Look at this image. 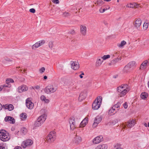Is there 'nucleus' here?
Returning a JSON list of instances; mask_svg holds the SVG:
<instances>
[{"label": "nucleus", "mask_w": 149, "mask_h": 149, "mask_svg": "<svg viewBox=\"0 0 149 149\" xmlns=\"http://www.w3.org/2000/svg\"><path fill=\"white\" fill-rule=\"evenodd\" d=\"M115 111V109L114 108V107H111L108 111V114L110 115H114L115 113H114L113 114H112V113L114 112Z\"/></svg>", "instance_id": "nucleus-26"}, {"label": "nucleus", "mask_w": 149, "mask_h": 149, "mask_svg": "<svg viewBox=\"0 0 149 149\" xmlns=\"http://www.w3.org/2000/svg\"><path fill=\"white\" fill-rule=\"evenodd\" d=\"M103 62V61L102 59L98 58L97 60L95 63L96 66L97 67L100 66L101 65Z\"/></svg>", "instance_id": "nucleus-21"}, {"label": "nucleus", "mask_w": 149, "mask_h": 149, "mask_svg": "<svg viewBox=\"0 0 149 149\" xmlns=\"http://www.w3.org/2000/svg\"><path fill=\"white\" fill-rule=\"evenodd\" d=\"M97 146L99 149H107L108 148L107 146L105 144L99 145Z\"/></svg>", "instance_id": "nucleus-29"}, {"label": "nucleus", "mask_w": 149, "mask_h": 149, "mask_svg": "<svg viewBox=\"0 0 149 149\" xmlns=\"http://www.w3.org/2000/svg\"><path fill=\"white\" fill-rule=\"evenodd\" d=\"M38 42L40 45V46L43 45L45 43V41L44 40H41Z\"/></svg>", "instance_id": "nucleus-42"}, {"label": "nucleus", "mask_w": 149, "mask_h": 149, "mask_svg": "<svg viewBox=\"0 0 149 149\" xmlns=\"http://www.w3.org/2000/svg\"><path fill=\"white\" fill-rule=\"evenodd\" d=\"M148 126L149 127V122L148 123Z\"/></svg>", "instance_id": "nucleus-64"}, {"label": "nucleus", "mask_w": 149, "mask_h": 149, "mask_svg": "<svg viewBox=\"0 0 149 149\" xmlns=\"http://www.w3.org/2000/svg\"><path fill=\"white\" fill-rule=\"evenodd\" d=\"M102 98L101 96L97 97L92 104V108L94 110L98 109L100 107Z\"/></svg>", "instance_id": "nucleus-3"}, {"label": "nucleus", "mask_w": 149, "mask_h": 149, "mask_svg": "<svg viewBox=\"0 0 149 149\" xmlns=\"http://www.w3.org/2000/svg\"><path fill=\"white\" fill-rule=\"evenodd\" d=\"M21 118L22 120H25L27 118V116L26 113H22L20 115Z\"/></svg>", "instance_id": "nucleus-34"}, {"label": "nucleus", "mask_w": 149, "mask_h": 149, "mask_svg": "<svg viewBox=\"0 0 149 149\" xmlns=\"http://www.w3.org/2000/svg\"><path fill=\"white\" fill-rule=\"evenodd\" d=\"M105 8L104 9H102V8H101L99 10V12H100V13H104V12H105Z\"/></svg>", "instance_id": "nucleus-48"}, {"label": "nucleus", "mask_w": 149, "mask_h": 149, "mask_svg": "<svg viewBox=\"0 0 149 149\" xmlns=\"http://www.w3.org/2000/svg\"><path fill=\"white\" fill-rule=\"evenodd\" d=\"M42 124L38 119L36 121L34 124V127H38L40 126Z\"/></svg>", "instance_id": "nucleus-27"}, {"label": "nucleus", "mask_w": 149, "mask_h": 149, "mask_svg": "<svg viewBox=\"0 0 149 149\" xmlns=\"http://www.w3.org/2000/svg\"><path fill=\"white\" fill-rule=\"evenodd\" d=\"M3 106L6 109H8L10 111H12L14 109V106L12 104H6Z\"/></svg>", "instance_id": "nucleus-19"}, {"label": "nucleus", "mask_w": 149, "mask_h": 149, "mask_svg": "<svg viewBox=\"0 0 149 149\" xmlns=\"http://www.w3.org/2000/svg\"><path fill=\"white\" fill-rule=\"evenodd\" d=\"M46 118V116L45 115H43L40 116L37 119L43 124L45 121Z\"/></svg>", "instance_id": "nucleus-17"}, {"label": "nucleus", "mask_w": 149, "mask_h": 149, "mask_svg": "<svg viewBox=\"0 0 149 149\" xmlns=\"http://www.w3.org/2000/svg\"><path fill=\"white\" fill-rule=\"evenodd\" d=\"M32 89H36L37 90H39L40 88V86L38 85H37L35 86L34 87H32Z\"/></svg>", "instance_id": "nucleus-46"}, {"label": "nucleus", "mask_w": 149, "mask_h": 149, "mask_svg": "<svg viewBox=\"0 0 149 149\" xmlns=\"http://www.w3.org/2000/svg\"><path fill=\"white\" fill-rule=\"evenodd\" d=\"M148 96L147 93H142L141 95V97L142 99H144Z\"/></svg>", "instance_id": "nucleus-36"}, {"label": "nucleus", "mask_w": 149, "mask_h": 149, "mask_svg": "<svg viewBox=\"0 0 149 149\" xmlns=\"http://www.w3.org/2000/svg\"><path fill=\"white\" fill-rule=\"evenodd\" d=\"M29 11L31 13H34L35 12L36 10L32 8L29 10Z\"/></svg>", "instance_id": "nucleus-50"}, {"label": "nucleus", "mask_w": 149, "mask_h": 149, "mask_svg": "<svg viewBox=\"0 0 149 149\" xmlns=\"http://www.w3.org/2000/svg\"><path fill=\"white\" fill-rule=\"evenodd\" d=\"M62 15L65 17H68L70 16V14L68 12H65L63 13Z\"/></svg>", "instance_id": "nucleus-41"}, {"label": "nucleus", "mask_w": 149, "mask_h": 149, "mask_svg": "<svg viewBox=\"0 0 149 149\" xmlns=\"http://www.w3.org/2000/svg\"><path fill=\"white\" fill-rule=\"evenodd\" d=\"M87 28L84 25H81L80 26V31L81 35L83 36L86 35L87 32Z\"/></svg>", "instance_id": "nucleus-10"}, {"label": "nucleus", "mask_w": 149, "mask_h": 149, "mask_svg": "<svg viewBox=\"0 0 149 149\" xmlns=\"http://www.w3.org/2000/svg\"><path fill=\"white\" fill-rule=\"evenodd\" d=\"M17 89L18 92L21 93L23 91H27L28 89V87L25 85H23L19 86Z\"/></svg>", "instance_id": "nucleus-8"}, {"label": "nucleus", "mask_w": 149, "mask_h": 149, "mask_svg": "<svg viewBox=\"0 0 149 149\" xmlns=\"http://www.w3.org/2000/svg\"><path fill=\"white\" fill-rule=\"evenodd\" d=\"M52 2L55 4H58L59 3L58 0H52Z\"/></svg>", "instance_id": "nucleus-51"}, {"label": "nucleus", "mask_w": 149, "mask_h": 149, "mask_svg": "<svg viewBox=\"0 0 149 149\" xmlns=\"http://www.w3.org/2000/svg\"><path fill=\"white\" fill-rule=\"evenodd\" d=\"M103 140V137L102 136H97L94 138L93 142L94 144H96L98 143Z\"/></svg>", "instance_id": "nucleus-9"}, {"label": "nucleus", "mask_w": 149, "mask_h": 149, "mask_svg": "<svg viewBox=\"0 0 149 149\" xmlns=\"http://www.w3.org/2000/svg\"><path fill=\"white\" fill-rule=\"evenodd\" d=\"M81 72V74H80L79 75V77L81 78L82 79L83 77V75H84V73L82 72Z\"/></svg>", "instance_id": "nucleus-54"}, {"label": "nucleus", "mask_w": 149, "mask_h": 149, "mask_svg": "<svg viewBox=\"0 0 149 149\" xmlns=\"http://www.w3.org/2000/svg\"><path fill=\"white\" fill-rule=\"evenodd\" d=\"M123 106L125 109H127L128 107L127 103L126 102H125L123 104Z\"/></svg>", "instance_id": "nucleus-52"}, {"label": "nucleus", "mask_w": 149, "mask_h": 149, "mask_svg": "<svg viewBox=\"0 0 149 149\" xmlns=\"http://www.w3.org/2000/svg\"><path fill=\"white\" fill-rule=\"evenodd\" d=\"M69 122L71 130H74L77 126L75 123L74 118L72 117L70 118L69 119Z\"/></svg>", "instance_id": "nucleus-6"}, {"label": "nucleus", "mask_w": 149, "mask_h": 149, "mask_svg": "<svg viewBox=\"0 0 149 149\" xmlns=\"http://www.w3.org/2000/svg\"><path fill=\"white\" fill-rule=\"evenodd\" d=\"M127 125L129 128L132 127L134 126L135 123L134 120H129L127 123Z\"/></svg>", "instance_id": "nucleus-15"}, {"label": "nucleus", "mask_w": 149, "mask_h": 149, "mask_svg": "<svg viewBox=\"0 0 149 149\" xmlns=\"http://www.w3.org/2000/svg\"><path fill=\"white\" fill-rule=\"evenodd\" d=\"M141 20L140 19H136L135 22L134 26L137 28L141 26Z\"/></svg>", "instance_id": "nucleus-16"}, {"label": "nucleus", "mask_w": 149, "mask_h": 149, "mask_svg": "<svg viewBox=\"0 0 149 149\" xmlns=\"http://www.w3.org/2000/svg\"><path fill=\"white\" fill-rule=\"evenodd\" d=\"M145 126L146 127H147V124H146V123H145Z\"/></svg>", "instance_id": "nucleus-63"}, {"label": "nucleus", "mask_w": 149, "mask_h": 149, "mask_svg": "<svg viewBox=\"0 0 149 149\" xmlns=\"http://www.w3.org/2000/svg\"><path fill=\"white\" fill-rule=\"evenodd\" d=\"M116 149H123V148H117Z\"/></svg>", "instance_id": "nucleus-61"}, {"label": "nucleus", "mask_w": 149, "mask_h": 149, "mask_svg": "<svg viewBox=\"0 0 149 149\" xmlns=\"http://www.w3.org/2000/svg\"><path fill=\"white\" fill-rule=\"evenodd\" d=\"M134 8H138L139 7V5L136 3H134Z\"/></svg>", "instance_id": "nucleus-53"}, {"label": "nucleus", "mask_w": 149, "mask_h": 149, "mask_svg": "<svg viewBox=\"0 0 149 149\" xmlns=\"http://www.w3.org/2000/svg\"><path fill=\"white\" fill-rule=\"evenodd\" d=\"M121 59V58H117L114 59L113 60H112L111 62V64H114L116 63V62L118 61Z\"/></svg>", "instance_id": "nucleus-32"}, {"label": "nucleus", "mask_w": 149, "mask_h": 149, "mask_svg": "<svg viewBox=\"0 0 149 149\" xmlns=\"http://www.w3.org/2000/svg\"><path fill=\"white\" fill-rule=\"evenodd\" d=\"M0 149H7L6 147V145L3 143L0 144Z\"/></svg>", "instance_id": "nucleus-40"}, {"label": "nucleus", "mask_w": 149, "mask_h": 149, "mask_svg": "<svg viewBox=\"0 0 149 149\" xmlns=\"http://www.w3.org/2000/svg\"><path fill=\"white\" fill-rule=\"evenodd\" d=\"M132 70L130 67H129L127 65H126L124 68L123 69V71L125 72H129Z\"/></svg>", "instance_id": "nucleus-25"}, {"label": "nucleus", "mask_w": 149, "mask_h": 149, "mask_svg": "<svg viewBox=\"0 0 149 149\" xmlns=\"http://www.w3.org/2000/svg\"><path fill=\"white\" fill-rule=\"evenodd\" d=\"M148 24L147 23H144L143 24V28L144 30H146L148 28Z\"/></svg>", "instance_id": "nucleus-39"}, {"label": "nucleus", "mask_w": 149, "mask_h": 149, "mask_svg": "<svg viewBox=\"0 0 149 149\" xmlns=\"http://www.w3.org/2000/svg\"><path fill=\"white\" fill-rule=\"evenodd\" d=\"M71 64L72 68L74 70H77L79 68V64L77 62L71 61Z\"/></svg>", "instance_id": "nucleus-11"}, {"label": "nucleus", "mask_w": 149, "mask_h": 149, "mask_svg": "<svg viewBox=\"0 0 149 149\" xmlns=\"http://www.w3.org/2000/svg\"><path fill=\"white\" fill-rule=\"evenodd\" d=\"M127 65L132 70L136 67V64L135 61H132L129 62Z\"/></svg>", "instance_id": "nucleus-14"}, {"label": "nucleus", "mask_w": 149, "mask_h": 149, "mask_svg": "<svg viewBox=\"0 0 149 149\" xmlns=\"http://www.w3.org/2000/svg\"><path fill=\"white\" fill-rule=\"evenodd\" d=\"M40 99L42 101H44L45 103H48L49 102V100L48 99H46L45 96L44 95L41 96Z\"/></svg>", "instance_id": "nucleus-23"}, {"label": "nucleus", "mask_w": 149, "mask_h": 149, "mask_svg": "<svg viewBox=\"0 0 149 149\" xmlns=\"http://www.w3.org/2000/svg\"><path fill=\"white\" fill-rule=\"evenodd\" d=\"M55 139L54 138H53L52 137L49 135V134L46 138V141L47 142H51L54 141L55 140Z\"/></svg>", "instance_id": "nucleus-24"}, {"label": "nucleus", "mask_w": 149, "mask_h": 149, "mask_svg": "<svg viewBox=\"0 0 149 149\" xmlns=\"http://www.w3.org/2000/svg\"><path fill=\"white\" fill-rule=\"evenodd\" d=\"M39 47H40V45L38 42H37L32 45V48L33 49H35Z\"/></svg>", "instance_id": "nucleus-35"}, {"label": "nucleus", "mask_w": 149, "mask_h": 149, "mask_svg": "<svg viewBox=\"0 0 149 149\" xmlns=\"http://www.w3.org/2000/svg\"><path fill=\"white\" fill-rule=\"evenodd\" d=\"M117 91L119 93L118 95L120 97H123L130 90V88L126 84L121 85L117 88Z\"/></svg>", "instance_id": "nucleus-1"}, {"label": "nucleus", "mask_w": 149, "mask_h": 149, "mask_svg": "<svg viewBox=\"0 0 149 149\" xmlns=\"http://www.w3.org/2000/svg\"><path fill=\"white\" fill-rule=\"evenodd\" d=\"M57 89V86L55 84L47 86L45 89L44 91L47 94H51L55 92Z\"/></svg>", "instance_id": "nucleus-2"}, {"label": "nucleus", "mask_w": 149, "mask_h": 149, "mask_svg": "<svg viewBox=\"0 0 149 149\" xmlns=\"http://www.w3.org/2000/svg\"><path fill=\"white\" fill-rule=\"evenodd\" d=\"M81 138L79 136H76L74 138V141L76 143H79L81 141Z\"/></svg>", "instance_id": "nucleus-20"}, {"label": "nucleus", "mask_w": 149, "mask_h": 149, "mask_svg": "<svg viewBox=\"0 0 149 149\" xmlns=\"http://www.w3.org/2000/svg\"><path fill=\"white\" fill-rule=\"evenodd\" d=\"M126 7L130 8H134V3H130L129 4H127L126 5Z\"/></svg>", "instance_id": "nucleus-38"}, {"label": "nucleus", "mask_w": 149, "mask_h": 149, "mask_svg": "<svg viewBox=\"0 0 149 149\" xmlns=\"http://www.w3.org/2000/svg\"><path fill=\"white\" fill-rule=\"evenodd\" d=\"M6 81H7V83H10V82L13 83L14 82V81L12 79H8L6 80Z\"/></svg>", "instance_id": "nucleus-49"}, {"label": "nucleus", "mask_w": 149, "mask_h": 149, "mask_svg": "<svg viewBox=\"0 0 149 149\" xmlns=\"http://www.w3.org/2000/svg\"><path fill=\"white\" fill-rule=\"evenodd\" d=\"M88 121V118H85L81 122L79 125V127H84L87 123Z\"/></svg>", "instance_id": "nucleus-18"}, {"label": "nucleus", "mask_w": 149, "mask_h": 149, "mask_svg": "<svg viewBox=\"0 0 149 149\" xmlns=\"http://www.w3.org/2000/svg\"><path fill=\"white\" fill-rule=\"evenodd\" d=\"M27 131V129L26 128H23L21 129V132L22 133H23L24 134H26V133Z\"/></svg>", "instance_id": "nucleus-43"}, {"label": "nucleus", "mask_w": 149, "mask_h": 149, "mask_svg": "<svg viewBox=\"0 0 149 149\" xmlns=\"http://www.w3.org/2000/svg\"><path fill=\"white\" fill-rule=\"evenodd\" d=\"M5 120L6 122H8L12 124L14 123L15 122L14 118L10 116L6 117L5 118Z\"/></svg>", "instance_id": "nucleus-13"}, {"label": "nucleus", "mask_w": 149, "mask_h": 149, "mask_svg": "<svg viewBox=\"0 0 149 149\" xmlns=\"http://www.w3.org/2000/svg\"><path fill=\"white\" fill-rule=\"evenodd\" d=\"M45 68L44 67H42L40 69L39 71L40 73H42L45 71Z\"/></svg>", "instance_id": "nucleus-45"}, {"label": "nucleus", "mask_w": 149, "mask_h": 149, "mask_svg": "<svg viewBox=\"0 0 149 149\" xmlns=\"http://www.w3.org/2000/svg\"><path fill=\"white\" fill-rule=\"evenodd\" d=\"M44 79H47V77L46 76H45L44 77Z\"/></svg>", "instance_id": "nucleus-59"}, {"label": "nucleus", "mask_w": 149, "mask_h": 149, "mask_svg": "<svg viewBox=\"0 0 149 149\" xmlns=\"http://www.w3.org/2000/svg\"><path fill=\"white\" fill-rule=\"evenodd\" d=\"M49 134L50 135L52 138L55 139L56 137V132L54 131H53L50 132Z\"/></svg>", "instance_id": "nucleus-31"}, {"label": "nucleus", "mask_w": 149, "mask_h": 149, "mask_svg": "<svg viewBox=\"0 0 149 149\" xmlns=\"http://www.w3.org/2000/svg\"><path fill=\"white\" fill-rule=\"evenodd\" d=\"M87 92L86 91H82L80 94L78 98V100L81 102L84 100L87 96Z\"/></svg>", "instance_id": "nucleus-7"}, {"label": "nucleus", "mask_w": 149, "mask_h": 149, "mask_svg": "<svg viewBox=\"0 0 149 149\" xmlns=\"http://www.w3.org/2000/svg\"><path fill=\"white\" fill-rule=\"evenodd\" d=\"M102 118L100 116H97L95 119L94 121L99 123L101 121Z\"/></svg>", "instance_id": "nucleus-28"}, {"label": "nucleus", "mask_w": 149, "mask_h": 149, "mask_svg": "<svg viewBox=\"0 0 149 149\" xmlns=\"http://www.w3.org/2000/svg\"><path fill=\"white\" fill-rule=\"evenodd\" d=\"M26 105L27 108L30 109H32L34 106L33 104L29 99H27L26 100Z\"/></svg>", "instance_id": "nucleus-12"}, {"label": "nucleus", "mask_w": 149, "mask_h": 149, "mask_svg": "<svg viewBox=\"0 0 149 149\" xmlns=\"http://www.w3.org/2000/svg\"><path fill=\"white\" fill-rule=\"evenodd\" d=\"M14 149H22L21 147L17 146Z\"/></svg>", "instance_id": "nucleus-56"}, {"label": "nucleus", "mask_w": 149, "mask_h": 149, "mask_svg": "<svg viewBox=\"0 0 149 149\" xmlns=\"http://www.w3.org/2000/svg\"><path fill=\"white\" fill-rule=\"evenodd\" d=\"M33 143V141L31 139H28L24 141L22 144V146L25 148L27 146H31Z\"/></svg>", "instance_id": "nucleus-5"}, {"label": "nucleus", "mask_w": 149, "mask_h": 149, "mask_svg": "<svg viewBox=\"0 0 149 149\" xmlns=\"http://www.w3.org/2000/svg\"><path fill=\"white\" fill-rule=\"evenodd\" d=\"M148 62V61L147 60H146L143 62L141 64L140 69L142 70L146 68L147 63Z\"/></svg>", "instance_id": "nucleus-22"}, {"label": "nucleus", "mask_w": 149, "mask_h": 149, "mask_svg": "<svg viewBox=\"0 0 149 149\" xmlns=\"http://www.w3.org/2000/svg\"><path fill=\"white\" fill-rule=\"evenodd\" d=\"M121 105L120 103L119 102L117 103L116 104L114 105L113 107H114V108H119Z\"/></svg>", "instance_id": "nucleus-44"}, {"label": "nucleus", "mask_w": 149, "mask_h": 149, "mask_svg": "<svg viewBox=\"0 0 149 149\" xmlns=\"http://www.w3.org/2000/svg\"><path fill=\"white\" fill-rule=\"evenodd\" d=\"M126 44V42L124 40L122 41L120 43H118L117 44V46L119 47H123Z\"/></svg>", "instance_id": "nucleus-30"}, {"label": "nucleus", "mask_w": 149, "mask_h": 149, "mask_svg": "<svg viewBox=\"0 0 149 149\" xmlns=\"http://www.w3.org/2000/svg\"><path fill=\"white\" fill-rule=\"evenodd\" d=\"M95 149H99V148L97 146V147H96L95 148Z\"/></svg>", "instance_id": "nucleus-62"}, {"label": "nucleus", "mask_w": 149, "mask_h": 149, "mask_svg": "<svg viewBox=\"0 0 149 149\" xmlns=\"http://www.w3.org/2000/svg\"><path fill=\"white\" fill-rule=\"evenodd\" d=\"M4 86H5V85H1L0 86V91L2 90V89L4 87Z\"/></svg>", "instance_id": "nucleus-55"}, {"label": "nucleus", "mask_w": 149, "mask_h": 149, "mask_svg": "<svg viewBox=\"0 0 149 149\" xmlns=\"http://www.w3.org/2000/svg\"><path fill=\"white\" fill-rule=\"evenodd\" d=\"M100 2H103V1H97V4H99V3H100Z\"/></svg>", "instance_id": "nucleus-58"}, {"label": "nucleus", "mask_w": 149, "mask_h": 149, "mask_svg": "<svg viewBox=\"0 0 149 149\" xmlns=\"http://www.w3.org/2000/svg\"><path fill=\"white\" fill-rule=\"evenodd\" d=\"M109 8H110V7H108V8H105V10H107L109 9Z\"/></svg>", "instance_id": "nucleus-60"}, {"label": "nucleus", "mask_w": 149, "mask_h": 149, "mask_svg": "<svg viewBox=\"0 0 149 149\" xmlns=\"http://www.w3.org/2000/svg\"><path fill=\"white\" fill-rule=\"evenodd\" d=\"M99 123L94 121V122L93 125V127L95 128L97 127Z\"/></svg>", "instance_id": "nucleus-47"}, {"label": "nucleus", "mask_w": 149, "mask_h": 149, "mask_svg": "<svg viewBox=\"0 0 149 149\" xmlns=\"http://www.w3.org/2000/svg\"><path fill=\"white\" fill-rule=\"evenodd\" d=\"M48 46L49 48L51 50H52L54 47L53 42L52 41H50L48 43Z\"/></svg>", "instance_id": "nucleus-33"}, {"label": "nucleus", "mask_w": 149, "mask_h": 149, "mask_svg": "<svg viewBox=\"0 0 149 149\" xmlns=\"http://www.w3.org/2000/svg\"><path fill=\"white\" fill-rule=\"evenodd\" d=\"M2 104H1V103H0V111L2 109Z\"/></svg>", "instance_id": "nucleus-57"}, {"label": "nucleus", "mask_w": 149, "mask_h": 149, "mask_svg": "<svg viewBox=\"0 0 149 149\" xmlns=\"http://www.w3.org/2000/svg\"><path fill=\"white\" fill-rule=\"evenodd\" d=\"M110 56L109 55H105L101 57V59L104 60H105L110 58Z\"/></svg>", "instance_id": "nucleus-37"}, {"label": "nucleus", "mask_w": 149, "mask_h": 149, "mask_svg": "<svg viewBox=\"0 0 149 149\" xmlns=\"http://www.w3.org/2000/svg\"><path fill=\"white\" fill-rule=\"evenodd\" d=\"M10 139V136L7 131L4 130H0V139L3 141H8Z\"/></svg>", "instance_id": "nucleus-4"}]
</instances>
